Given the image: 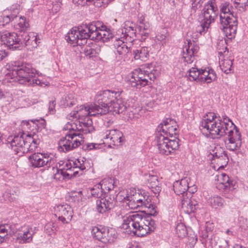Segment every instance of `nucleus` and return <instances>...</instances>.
<instances>
[{
    "instance_id": "1",
    "label": "nucleus",
    "mask_w": 248,
    "mask_h": 248,
    "mask_svg": "<svg viewBox=\"0 0 248 248\" xmlns=\"http://www.w3.org/2000/svg\"><path fill=\"white\" fill-rule=\"evenodd\" d=\"M107 29V27L99 21L92 22L83 25L77 30L72 29L65 36V39L74 46L84 45L88 38L96 41L107 42L112 38L113 35Z\"/></svg>"
},
{
    "instance_id": "2",
    "label": "nucleus",
    "mask_w": 248,
    "mask_h": 248,
    "mask_svg": "<svg viewBox=\"0 0 248 248\" xmlns=\"http://www.w3.org/2000/svg\"><path fill=\"white\" fill-rule=\"evenodd\" d=\"M230 123H232L227 116L217 117L213 112H208L203 117L201 122L200 128L201 130L213 139H219L227 135L230 129Z\"/></svg>"
},
{
    "instance_id": "3",
    "label": "nucleus",
    "mask_w": 248,
    "mask_h": 248,
    "mask_svg": "<svg viewBox=\"0 0 248 248\" xmlns=\"http://www.w3.org/2000/svg\"><path fill=\"white\" fill-rule=\"evenodd\" d=\"M122 228L128 234L143 236L154 231L155 224L151 216L135 213L124 219Z\"/></svg>"
},
{
    "instance_id": "4",
    "label": "nucleus",
    "mask_w": 248,
    "mask_h": 248,
    "mask_svg": "<svg viewBox=\"0 0 248 248\" xmlns=\"http://www.w3.org/2000/svg\"><path fill=\"white\" fill-rule=\"evenodd\" d=\"M220 28L230 39L234 38L237 29V19L232 11V6L228 1L218 2Z\"/></svg>"
},
{
    "instance_id": "5",
    "label": "nucleus",
    "mask_w": 248,
    "mask_h": 248,
    "mask_svg": "<svg viewBox=\"0 0 248 248\" xmlns=\"http://www.w3.org/2000/svg\"><path fill=\"white\" fill-rule=\"evenodd\" d=\"M116 99L115 92L110 90L99 91L94 97V103L88 106L89 108H84L86 114L93 115H104L108 113V106L114 99Z\"/></svg>"
},
{
    "instance_id": "6",
    "label": "nucleus",
    "mask_w": 248,
    "mask_h": 248,
    "mask_svg": "<svg viewBox=\"0 0 248 248\" xmlns=\"http://www.w3.org/2000/svg\"><path fill=\"white\" fill-rule=\"evenodd\" d=\"M35 136L23 133L9 137L7 141L16 154H25L33 152L39 144V140Z\"/></svg>"
},
{
    "instance_id": "7",
    "label": "nucleus",
    "mask_w": 248,
    "mask_h": 248,
    "mask_svg": "<svg viewBox=\"0 0 248 248\" xmlns=\"http://www.w3.org/2000/svg\"><path fill=\"white\" fill-rule=\"evenodd\" d=\"M80 108L77 111L76 118H78L75 122H68L64 128L69 131H73L77 133L82 132L84 134L92 133L94 131V128L90 116H93L91 114H86V112L82 110L84 108H89L87 106H80Z\"/></svg>"
},
{
    "instance_id": "8",
    "label": "nucleus",
    "mask_w": 248,
    "mask_h": 248,
    "mask_svg": "<svg viewBox=\"0 0 248 248\" xmlns=\"http://www.w3.org/2000/svg\"><path fill=\"white\" fill-rule=\"evenodd\" d=\"M9 68L2 69L5 76L7 78H35L43 76L41 72L33 68L29 63L15 62Z\"/></svg>"
},
{
    "instance_id": "9",
    "label": "nucleus",
    "mask_w": 248,
    "mask_h": 248,
    "mask_svg": "<svg viewBox=\"0 0 248 248\" xmlns=\"http://www.w3.org/2000/svg\"><path fill=\"white\" fill-rule=\"evenodd\" d=\"M218 0H211L203 9V19L201 25L197 28V31L201 34L206 31L210 25L214 23L218 14Z\"/></svg>"
},
{
    "instance_id": "10",
    "label": "nucleus",
    "mask_w": 248,
    "mask_h": 248,
    "mask_svg": "<svg viewBox=\"0 0 248 248\" xmlns=\"http://www.w3.org/2000/svg\"><path fill=\"white\" fill-rule=\"evenodd\" d=\"M70 132V134H66L59 141L58 149L60 152L66 153L72 151L83 143L82 134Z\"/></svg>"
},
{
    "instance_id": "11",
    "label": "nucleus",
    "mask_w": 248,
    "mask_h": 248,
    "mask_svg": "<svg viewBox=\"0 0 248 248\" xmlns=\"http://www.w3.org/2000/svg\"><path fill=\"white\" fill-rule=\"evenodd\" d=\"M179 140H170L164 135L156 134L155 142L159 153L168 155L178 149Z\"/></svg>"
},
{
    "instance_id": "12",
    "label": "nucleus",
    "mask_w": 248,
    "mask_h": 248,
    "mask_svg": "<svg viewBox=\"0 0 248 248\" xmlns=\"http://www.w3.org/2000/svg\"><path fill=\"white\" fill-rule=\"evenodd\" d=\"M29 159L31 166L34 168H54L53 166L56 162V158L52 155L45 153H34L30 156Z\"/></svg>"
},
{
    "instance_id": "13",
    "label": "nucleus",
    "mask_w": 248,
    "mask_h": 248,
    "mask_svg": "<svg viewBox=\"0 0 248 248\" xmlns=\"http://www.w3.org/2000/svg\"><path fill=\"white\" fill-rule=\"evenodd\" d=\"M15 32H0V42L3 44L8 48L12 50H22L23 49L22 37Z\"/></svg>"
},
{
    "instance_id": "14",
    "label": "nucleus",
    "mask_w": 248,
    "mask_h": 248,
    "mask_svg": "<svg viewBox=\"0 0 248 248\" xmlns=\"http://www.w3.org/2000/svg\"><path fill=\"white\" fill-rule=\"evenodd\" d=\"M217 48L221 69L224 73L228 74L231 71L232 62L231 60L225 59V56L229 53L225 40H220L217 44Z\"/></svg>"
},
{
    "instance_id": "15",
    "label": "nucleus",
    "mask_w": 248,
    "mask_h": 248,
    "mask_svg": "<svg viewBox=\"0 0 248 248\" xmlns=\"http://www.w3.org/2000/svg\"><path fill=\"white\" fill-rule=\"evenodd\" d=\"M230 129L228 132V141L226 143L227 148L230 151H236L240 148L242 145L241 135L238 129L233 124L230 123Z\"/></svg>"
},
{
    "instance_id": "16",
    "label": "nucleus",
    "mask_w": 248,
    "mask_h": 248,
    "mask_svg": "<svg viewBox=\"0 0 248 248\" xmlns=\"http://www.w3.org/2000/svg\"><path fill=\"white\" fill-rule=\"evenodd\" d=\"M124 199L128 201L127 203L129 207L133 209L139 207L142 208L144 203L149 200L147 195L137 192L135 190H131L130 193L124 197Z\"/></svg>"
},
{
    "instance_id": "17",
    "label": "nucleus",
    "mask_w": 248,
    "mask_h": 248,
    "mask_svg": "<svg viewBox=\"0 0 248 248\" xmlns=\"http://www.w3.org/2000/svg\"><path fill=\"white\" fill-rule=\"evenodd\" d=\"M116 195L110 194L96 200L97 211L100 214H104L112 209L116 203Z\"/></svg>"
},
{
    "instance_id": "18",
    "label": "nucleus",
    "mask_w": 248,
    "mask_h": 248,
    "mask_svg": "<svg viewBox=\"0 0 248 248\" xmlns=\"http://www.w3.org/2000/svg\"><path fill=\"white\" fill-rule=\"evenodd\" d=\"M158 72L155 69V65L153 62L146 63L140 67L135 69L132 72L131 78H143L148 76L149 78H156Z\"/></svg>"
},
{
    "instance_id": "19",
    "label": "nucleus",
    "mask_w": 248,
    "mask_h": 248,
    "mask_svg": "<svg viewBox=\"0 0 248 248\" xmlns=\"http://www.w3.org/2000/svg\"><path fill=\"white\" fill-rule=\"evenodd\" d=\"M174 121L171 119H167L158 126V133L157 134L164 135L165 137H175L177 135L178 131Z\"/></svg>"
},
{
    "instance_id": "20",
    "label": "nucleus",
    "mask_w": 248,
    "mask_h": 248,
    "mask_svg": "<svg viewBox=\"0 0 248 248\" xmlns=\"http://www.w3.org/2000/svg\"><path fill=\"white\" fill-rule=\"evenodd\" d=\"M55 215L63 223L69 222L73 217V210L68 204L59 205L55 208Z\"/></svg>"
},
{
    "instance_id": "21",
    "label": "nucleus",
    "mask_w": 248,
    "mask_h": 248,
    "mask_svg": "<svg viewBox=\"0 0 248 248\" xmlns=\"http://www.w3.org/2000/svg\"><path fill=\"white\" fill-rule=\"evenodd\" d=\"M120 93L115 92L116 99L110 102L108 106V113L112 112L113 114H118L124 113L127 109L126 103L120 97Z\"/></svg>"
},
{
    "instance_id": "22",
    "label": "nucleus",
    "mask_w": 248,
    "mask_h": 248,
    "mask_svg": "<svg viewBox=\"0 0 248 248\" xmlns=\"http://www.w3.org/2000/svg\"><path fill=\"white\" fill-rule=\"evenodd\" d=\"M187 42L183 47L182 56L185 62L190 63L194 60V55L198 52L199 46L193 41L187 40Z\"/></svg>"
},
{
    "instance_id": "23",
    "label": "nucleus",
    "mask_w": 248,
    "mask_h": 248,
    "mask_svg": "<svg viewBox=\"0 0 248 248\" xmlns=\"http://www.w3.org/2000/svg\"><path fill=\"white\" fill-rule=\"evenodd\" d=\"M34 230L29 226L22 227L17 233L16 240L21 244L30 243L32 241Z\"/></svg>"
},
{
    "instance_id": "24",
    "label": "nucleus",
    "mask_w": 248,
    "mask_h": 248,
    "mask_svg": "<svg viewBox=\"0 0 248 248\" xmlns=\"http://www.w3.org/2000/svg\"><path fill=\"white\" fill-rule=\"evenodd\" d=\"M17 81H11L10 80V78H4L2 83L8 86H10L11 85H16L17 83L20 84H28L31 81H32L33 84H36L38 85H40V86L45 87L48 85V82L46 81H43L45 78H42L41 80L40 78H16Z\"/></svg>"
},
{
    "instance_id": "25",
    "label": "nucleus",
    "mask_w": 248,
    "mask_h": 248,
    "mask_svg": "<svg viewBox=\"0 0 248 248\" xmlns=\"http://www.w3.org/2000/svg\"><path fill=\"white\" fill-rule=\"evenodd\" d=\"M216 180L218 182L217 188L219 190H230L234 189L235 182L231 180L228 175L225 173H221L216 176Z\"/></svg>"
},
{
    "instance_id": "26",
    "label": "nucleus",
    "mask_w": 248,
    "mask_h": 248,
    "mask_svg": "<svg viewBox=\"0 0 248 248\" xmlns=\"http://www.w3.org/2000/svg\"><path fill=\"white\" fill-rule=\"evenodd\" d=\"M20 36L22 39L23 48L24 46H27L28 49H31L37 46L38 40L35 33L24 32Z\"/></svg>"
},
{
    "instance_id": "27",
    "label": "nucleus",
    "mask_w": 248,
    "mask_h": 248,
    "mask_svg": "<svg viewBox=\"0 0 248 248\" xmlns=\"http://www.w3.org/2000/svg\"><path fill=\"white\" fill-rule=\"evenodd\" d=\"M123 133L118 129H111L107 130L103 136L104 139L106 140H109L112 144L115 146L121 145L122 142Z\"/></svg>"
},
{
    "instance_id": "28",
    "label": "nucleus",
    "mask_w": 248,
    "mask_h": 248,
    "mask_svg": "<svg viewBox=\"0 0 248 248\" xmlns=\"http://www.w3.org/2000/svg\"><path fill=\"white\" fill-rule=\"evenodd\" d=\"M190 78H213L216 77L214 70L209 68L205 69L199 70L195 67H192L189 71Z\"/></svg>"
},
{
    "instance_id": "29",
    "label": "nucleus",
    "mask_w": 248,
    "mask_h": 248,
    "mask_svg": "<svg viewBox=\"0 0 248 248\" xmlns=\"http://www.w3.org/2000/svg\"><path fill=\"white\" fill-rule=\"evenodd\" d=\"M188 187V179H182L181 180L175 181L173 185V188L176 194L182 195V198L188 196L187 190Z\"/></svg>"
},
{
    "instance_id": "30",
    "label": "nucleus",
    "mask_w": 248,
    "mask_h": 248,
    "mask_svg": "<svg viewBox=\"0 0 248 248\" xmlns=\"http://www.w3.org/2000/svg\"><path fill=\"white\" fill-rule=\"evenodd\" d=\"M183 208L187 209L188 212H194L199 208L198 202L188 196L181 199Z\"/></svg>"
},
{
    "instance_id": "31",
    "label": "nucleus",
    "mask_w": 248,
    "mask_h": 248,
    "mask_svg": "<svg viewBox=\"0 0 248 248\" xmlns=\"http://www.w3.org/2000/svg\"><path fill=\"white\" fill-rule=\"evenodd\" d=\"M150 49L148 47H141L133 51L134 59L143 62L147 61L149 58Z\"/></svg>"
},
{
    "instance_id": "32",
    "label": "nucleus",
    "mask_w": 248,
    "mask_h": 248,
    "mask_svg": "<svg viewBox=\"0 0 248 248\" xmlns=\"http://www.w3.org/2000/svg\"><path fill=\"white\" fill-rule=\"evenodd\" d=\"M147 185L148 187L151 188L155 194H157L161 191V187L159 186L158 177L156 175H149L147 178Z\"/></svg>"
},
{
    "instance_id": "33",
    "label": "nucleus",
    "mask_w": 248,
    "mask_h": 248,
    "mask_svg": "<svg viewBox=\"0 0 248 248\" xmlns=\"http://www.w3.org/2000/svg\"><path fill=\"white\" fill-rule=\"evenodd\" d=\"M103 239L101 242L104 243H111L114 241L116 237L115 231L114 229H108L107 227L104 228L103 231Z\"/></svg>"
},
{
    "instance_id": "34",
    "label": "nucleus",
    "mask_w": 248,
    "mask_h": 248,
    "mask_svg": "<svg viewBox=\"0 0 248 248\" xmlns=\"http://www.w3.org/2000/svg\"><path fill=\"white\" fill-rule=\"evenodd\" d=\"M114 46L116 51L119 55H124L130 50V47L127 46L126 43L120 39L116 41L114 44Z\"/></svg>"
},
{
    "instance_id": "35",
    "label": "nucleus",
    "mask_w": 248,
    "mask_h": 248,
    "mask_svg": "<svg viewBox=\"0 0 248 248\" xmlns=\"http://www.w3.org/2000/svg\"><path fill=\"white\" fill-rule=\"evenodd\" d=\"M15 27L21 32L23 31L24 32L29 28V23L24 16H20L18 20L17 24L15 25Z\"/></svg>"
},
{
    "instance_id": "36",
    "label": "nucleus",
    "mask_w": 248,
    "mask_h": 248,
    "mask_svg": "<svg viewBox=\"0 0 248 248\" xmlns=\"http://www.w3.org/2000/svg\"><path fill=\"white\" fill-rule=\"evenodd\" d=\"M141 209H144L143 212H148L150 215L155 216L156 215V206L151 203L150 199H149L146 203H144Z\"/></svg>"
},
{
    "instance_id": "37",
    "label": "nucleus",
    "mask_w": 248,
    "mask_h": 248,
    "mask_svg": "<svg viewBox=\"0 0 248 248\" xmlns=\"http://www.w3.org/2000/svg\"><path fill=\"white\" fill-rule=\"evenodd\" d=\"M132 80H128L129 83L132 87H135L137 88L140 89L148 84V80L146 78H131Z\"/></svg>"
},
{
    "instance_id": "38",
    "label": "nucleus",
    "mask_w": 248,
    "mask_h": 248,
    "mask_svg": "<svg viewBox=\"0 0 248 248\" xmlns=\"http://www.w3.org/2000/svg\"><path fill=\"white\" fill-rule=\"evenodd\" d=\"M138 29L142 35H147L149 33L150 25L148 22H145L144 18L139 20Z\"/></svg>"
},
{
    "instance_id": "39",
    "label": "nucleus",
    "mask_w": 248,
    "mask_h": 248,
    "mask_svg": "<svg viewBox=\"0 0 248 248\" xmlns=\"http://www.w3.org/2000/svg\"><path fill=\"white\" fill-rule=\"evenodd\" d=\"M105 227L102 226L93 227L92 230V233L93 237L99 241H101L103 239V231Z\"/></svg>"
},
{
    "instance_id": "40",
    "label": "nucleus",
    "mask_w": 248,
    "mask_h": 248,
    "mask_svg": "<svg viewBox=\"0 0 248 248\" xmlns=\"http://www.w3.org/2000/svg\"><path fill=\"white\" fill-rule=\"evenodd\" d=\"M211 206L215 208L221 207L223 205V200L219 196H214L209 199Z\"/></svg>"
},
{
    "instance_id": "41",
    "label": "nucleus",
    "mask_w": 248,
    "mask_h": 248,
    "mask_svg": "<svg viewBox=\"0 0 248 248\" xmlns=\"http://www.w3.org/2000/svg\"><path fill=\"white\" fill-rule=\"evenodd\" d=\"M175 230L179 237L183 238L187 234L186 228L183 223L178 224L175 228Z\"/></svg>"
},
{
    "instance_id": "42",
    "label": "nucleus",
    "mask_w": 248,
    "mask_h": 248,
    "mask_svg": "<svg viewBox=\"0 0 248 248\" xmlns=\"http://www.w3.org/2000/svg\"><path fill=\"white\" fill-rule=\"evenodd\" d=\"M100 51V48L98 47H96L95 48L87 47L85 49V54L86 56L91 58L96 57L99 54Z\"/></svg>"
},
{
    "instance_id": "43",
    "label": "nucleus",
    "mask_w": 248,
    "mask_h": 248,
    "mask_svg": "<svg viewBox=\"0 0 248 248\" xmlns=\"http://www.w3.org/2000/svg\"><path fill=\"white\" fill-rule=\"evenodd\" d=\"M8 11H5L0 15V26H4L9 23L11 21V17H9Z\"/></svg>"
},
{
    "instance_id": "44",
    "label": "nucleus",
    "mask_w": 248,
    "mask_h": 248,
    "mask_svg": "<svg viewBox=\"0 0 248 248\" xmlns=\"http://www.w3.org/2000/svg\"><path fill=\"white\" fill-rule=\"evenodd\" d=\"M77 102L76 99L73 93H68L65 98L64 105L67 107H71L75 105Z\"/></svg>"
},
{
    "instance_id": "45",
    "label": "nucleus",
    "mask_w": 248,
    "mask_h": 248,
    "mask_svg": "<svg viewBox=\"0 0 248 248\" xmlns=\"http://www.w3.org/2000/svg\"><path fill=\"white\" fill-rule=\"evenodd\" d=\"M91 2H93L94 5L96 7L102 6L101 0H78V3L82 6Z\"/></svg>"
},
{
    "instance_id": "46",
    "label": "nucleus",
    "mask_w": 248,
    "mask_h": 248,
    "mask_svg": "<svg viewBox=\"0 0 248 248\" xmlns=\"http://www.w3.org/2000/svg\"><path fill=\"white\" fill-rule=\"evenodd\" d=\"M73 168H79L80 170H83L86 169L84 162L82 159L78 158L73 162Z\"/></svg>"
},
{
    "instance_id": "47",
    "label": "nucleus",
    "mask_w": 248,
    "mask_h": 248,
    "mask_svg": "<svg viewBox=\"0 0 248 248\" xmlns=\"http://www.w3.org/2000/svg\"><path fill=\"white\" fill-rule=\"evenodd\" d=\"M204 0H192L191 9L195 11L196 9L200 8Z\"/></svg>"
},
{
    "instance_id": "48",
    "label": "nucleus",
    "mask_w": 248,
    "mask_h": 248,
    "mask_svg": "<svg viewBox=\"0 0 248 248\" xmlns=\"http://www.w3.org/2000/svg\"><path fill=\"white\" fill-rule=\"evenodd\" d=\"M0 232L6 233V234H11V226L8 224L0 226Z\"/></svg>"
},
{
    "instance_id": "49",
    "label": "nucleus",
    "mask_w": 248,
    "mask_h": 248,
    "mask_svg": "<svg viewBox=\"0 0 248 248\" xmlns=\"http://www.w3.org/2000/svg\"><path fill=\"white\" fill-rule=\"evenodd\" d=\"M132 32L130 33V34H127L126 32L125 33V34L124 35V37H125V39L126 40V42L127 43V42H128L129 43H131L133 42L134 40V37L135 36V33L134 32V30H132ZM123 38V37L122 38Z\"/></svg>"
},
{
    "instance_id": "50",
    "label": "nucleus",
    "mask_w": 248,
    "mask_h": 248,
    "mask_svg": "<svg viewBox=\"0 0 248 248\" xmlns=\"http://www.w3.org/2000/svg\"><path fill=\"white\" fill-rule=\"evenodd\" d=\"M100 145L93 143H88L86 144L84 148L85 150H91L93 149H98L99 148Z\"/></svg>"
},
{
    "instance_id": "51",
    "label": "nucleus",
    "mask_w": 248,
    "mask_h": 248,
    "mask_svg": "<svg viewBox=\"0 0 248 248\" xmlns=\"http://www.w3.org/2000/svg\"><path fill=\"white\" fill-rule=\"evenodd\" d=\"M55 105L56 103L55 101H51L49 102L48 106V110L50 113L54 114L55 112Z\"/></svg>"
},
{
    "instance_id": "52",
    "label": "nucleus",
    "mask_w": 248,
    "mask_h": 248,
    "mask_svg": "<svg viewBox=\"0 0 248 248\" xmlns=\"http://www.w3.org/2000/svg\"><path fill=\"white\" fill-rule=\"evenodd\" d=\"M197 191V187L195 185H193L192 186H189L188 185V189L187 190V192L188 193V196L189 197H191V194L194 193Z\"/></svg>"
},
{
    "instance_id": "53",
    "label": "nucleus",
    "mask_w": 248,
    "mask_h": 248,
    "mask_svg": "<svg viewBox=\"0 0 248 248\" xmlns=\"http://www.w3.org/2000/svg\"><path fill=\"white\" fill-rule=\"evenodd\" d=\"M166 35L163 33H159L156 36V38L158 41L166 43Z\"/></svg>"
},
{
    "instance_id": "54",
    "label": "nucleus",
    "mask_w": 248,
    "mask_h": 248,
    "mask_svg": "<svg viewBox=\"0 0 248 248\" xmlns=\"http://www.w3.org/2000/svg\"><path fill=\"white\" fill-rule=\"evenodd\" d=\"M86 193L85 190L83 191H79L77 192L74 193L75 195L73 196H76L78 198V201H82V197L84 196V194Z\"/></svg>"
},
{
    "instance_id": "55",
    "label": "nucleus",
    "mask_w": 248,
    "mask_h": 248,
    "mask_svg": "<svg viewBox=\"0 0 248 248\" xmlns=\"http://www.w3.org/2000/svg\"><path fill=\"white\" fill-rule=\"evenodd\" d=\"M18 10L16 9L14 10L11 14L9 15V17H11V21H13L15 19H17V15L18 14Z\"/></svg>"
},
{
    "instance_id": "56",
    "label": "nucleus",
    "mask_w": 248,
    "mask_h": 248,
    "mask_svg": "<svg viewBox=\"0 0 248 248\" xmlns=\"http://www.w3.org/2000/svg\"><path fill=\"white\" fill-rule=\"evenodd\" d=\"M105 182H103V183L101 184V187L102 190L110 191L113 188V185L112 184H110L109 186H106V184H105Z\"/></svg>"
},
{
    "instance_id": "57",
    "label": "nucleus",
    "mask_w": 248,
    "mask_h": 248,
    "mask_svg": "<svg viewBox=\"0 0 248 248\" xmlns=\"http://www.w3.org/2000/svg\"><path fill=\"white\" fill-rule=\"evenodd\" d=\"M7 53L5 50H0V61L3 60L7 56Z\"/></svg>"
},
{
    "instance_id": "58",
    "label": "nucleus",
    "mask_w": 248,
    "mask_h": 248,
    "mask_svg": "<svg viewBox=\"0 0 248 248\" xmlns=\"http://www.w3.org/2000/svg\"><path fill=\"white\" fill-rule=\"evenodd\" d=\"M113 123V122L111 120H108V121H105L104 122V124L105 126L108 127L110 125H111Z\"/></svg>"
},
{
    "instance_id": "59",
    "label": "nucleus",
    "mask_w": 248,
    "mask_h": 248,
    "mask_svg": "<svg viewBox=\"0 0 248 248\" xmlns=\"http://www.w3.org/2000/svg\"><path fill=\"white\" fill-rule=\"evenodd\" d=\"M8 234H6L3 232H0V239L2 240L3 241L4 238Z\"/></svg>"
},
{
    "instance_id": "60",
    "label": "nucleus",
    "mask_w": 248,
    "mask_h": 248,
    "mask_svg": "<svg viewBox=\"0 0 248 248\" xmlns=\"http://www.w3.org/2000/svg\"><path fill=\"white\" fill-rule=\"evenodd\" d=\"M129 248H139V246L137 244H132Z\"/></svg>"
},
{
    "instance_id": "61",
    "label": "nucleus",
    "mask_w": 248,
    "mask_h": 248,
    "mask_svg": "<svg viewBox=\"0 0 248 248\" xmlns=\"http://www.w3.org/2000/svg\"><path fill=\"white\" fill-rule=\"evenodd\" d=\"M52 225L51 224H47L45 226V228H46V230H47L48 229L51 228Z\"/></svg>"
},
{
    "instance_id": "62",
    "label": "nucleus",
    "mask_w": 248,
    "mask_h": 248,
    "mask_svg": "<svg viewBox=\"0 0 248 248\" xmlns=\"http://www.w3.org/2000/svg\"><path fill=\"white\" fill-rule=\"evenodd\" d=\"M201 79H203V78H193V81H195L197 82H202Z\"/></svg>"
},
{
    "instance_id": "63",
    "label": "nucleus",
    "mask_w": 248,
    "mask_h": 248,
    "mask_svg": "<svg viewBox=\"0 0 248 248\" xmlns=\"http://www.w3.org/2000/svg\"><path fill=\"white\" fill-rule=\"evenodd\" d=\"M1 173L4 174V173H6V174H8L9 173V172L5 170H1Z\"/></svg>"
},
{
    "instance_id": "64",
    "label": "nucleus",
    "mask_w": 248,
    "mask_h": 248,
    "mask_svg": "<svg viewBox=\"0 0 248 248\" xmlns=\"http://www.w3.org/2000/svg\"><path fill=\"white\" fill-rule=\"evenodd\" d=\"M58 173L60 172L62 175H64V172L62 170H58Z\"/></svg>"
}]
</instances>
